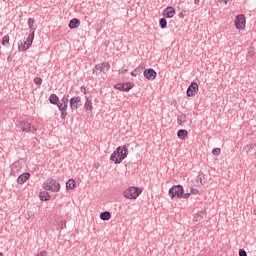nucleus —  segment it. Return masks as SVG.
I'll list each match as a JSON object with an SVG mask.
<instances>
[{
	"mask_svg": "<svg viewBox=\"0 0 256 256\" xmlns=\"http://www.w3.org/2000/svg\"><path fill=\"white\" fill-rule=\"evenodd\" d=\"M39 197L42 201H49L51 199V195H49V192H41L39 194Z\"/></svg>",
	"mask_w": 256,
	"mask_h": 256,
	"instance_id": "obj_23",
	"label": "nucleus"
},
{
	"mask_svg": "<svg viewBox=\"0 0 256 256\" xmlns=\"http://www.w3.org/2000/svg\"><path fill=\"white\" fill-rule=\"evenodd\" d=\"M183 193H185V189H183L182 185H174L168 191V195L171 199L175 197H177V199H183Z\"/></svg>",
	"mask_w": 256,
	"mask_h": 256,
	"instance_id": "obj_5",
	"label": "nucleus"
},
{
	"mask_svg": "<svg viewBox=\"0 0 256 256\" xmlns=\"http://www.w3.org/2000/svg\"><path fill=\"white\" fill-rule=\"evenodd\" d=\"M141 193H143V190L139 187H129L128 189H126L123 192V195L125 197V199H137V197H139V195H141Z\"/></svg>",
	"mask_w": 256,
	"mask_h": 256,
	"instance_id": "obj_4",
	"label": "nucleus"
},
{
	"mask_svg": "<svg viewBox=\"0 0 256 256\" xmlns=\"http://www.w3.org/2000/svg\"><path fill=\"white\" fill-rule=\"evenodd\" d=\"M127 155H129V149L127 148V145L119 146L111 154L110 160L114 161L116 164H119L123 161V159H127Z\"/></svg>",
	"mask_w": 256,
	"mask_h": 256,
	"instance_id": "obj_2",
	"label": "nucleus"
},
{
	"mask_svg": "<svg viewBox=\"0 0 256 256\" xmlns=\"http://www.w3.org/2000/svg\"><path fill=\"white\" fill-rule=\"evenodd\" d=\"M197 93H199V85L197 84V82L193 81L188 86L186 95H187V97H195V95H197Z\"/></svg>",
	"mask_w": 256,
	"mask_h": 256,
	"instance_id": "obj_9",
	"label": "nucleus"
},
{
	"mask_svg": "<svg viewBox=\"0 0 256 256\" xmlns=\"http://www.w3.org/2000/svg\"><path fill=\"white\" fill-rule=\"evenodd\" d=\"M196 185H197L198 187H201V185H203V177H202L201 175H198V176L196 177Z\"/></svg>",
	"mask_w": 256,
	"mask_h": 256,
	"instance_id": "obj_26",
	"label": "nucleus"
},
{
	"mask_svg": "<svg viewBox=\"0 0 256 256\" xmlns=\"http://www.w3.org/2000/svg\"><path fill=\"white\" fill-rule=\"evenodd\" d=\"M245 23H246V18L243 14H240L236 16L235 18V27L239 31H242V29H245Z\"/></svg>",
	"mask_w": 256,
	"mask_h": 256,
	"instance_id": "obj_10",
	"label": "nucleus"
},
{
	"mask_svg": "<svg viewBox=\"0 0 256 256\" xmlns=\"http://www.w3.org/2000/svg\"><path fill=\"white\" fill-rule=\"evenodd\" d=\"M183 117L185 118V116H181L177 118L178 125H183Z\"/></svg>",
	"mask_w": 256,
	"mask_h": 256,
	"instance_id": "obj_35",
	"label": "nucleus"
},
{
	"mask_svg": "<svg viewBox=\"0 0 256 256\" xmlns=\"http://www.w3.org/2000/svg\"><path fill=\"white\" fill-rule=\"evenodd\" d=\"M49 101H50L51 105H58L59 104V96H57L56 94H51L49 96Z\"/></svg>",
	"mask_w": 256,
	"mask_h": 256,
	"instance_id": "obj_20",
	"label": "nucleus"
},
{
	"mask_svg": "<svg viewBox=\"0 0 256 256\" xmlns=\"http://www.w3.org/2000/svg\"><path fill=\"white\" fill-rule=\"evenodd\" d=\"M79 105H81V97L76 96L70 99L71 109H78Z\"/></svg>",
	"mask_w": 256,
	"mask_h": 256,
	"instance_id": "obj_14",
	"label": "nucleus"
},
{
	"mask_svg": "<svg viewBox=\"0 0 256 256\" xmlns=\"http://www.w3.org/2000/svg\"><path fill=\"white\" fill-rule=\"evenodd\" d=\"M119 73H121V74H123V73H127V69L122 68V69H120V70H119Z\"/></svg>",
	"mask_w": 256,
	"mask_h": 256,
	"instance_id": "obj_38",
	"label": "nucleus"
},
{
	"mask_svg": "<svg viewBox=\"0 0 256 256\" xmlns=\"http://www.w3.org/2000/svg\"><path fill=\"white\" fill-rule=\"evenodd\" d=\"M75 187H76L75 180L69 179V180L66 182V189H70L71 191H73V189H75Z\"/></svg>",
	"mask_w": 256,
	"mask_h": 256,
	"instance_id": "obj_22",
	"label": "nucleus"
},
{
	"mask_svg": "<svg viewBox=\"0 0 256 256\" xmlns=\"http://www.w3.org/2000/svg\"><path fill=\"white\" fill-rule=\"evenodd\" d=\"M243 151H245L246 155H249L251 153H255L256 151V144H248L243 148Z\"/></svg>",
	"mask_w": 256,
	"mask_h": 256,
	"instance_id": "obj_16",
	"label": "nucleus"
},
{
	"mask_svg": "<svg viewBox=\"0 0 256 256\" xmlns=\"http://www.w3.org/2000/svg\"><path fill=\"white\" fill-rule=\"evenodd\" d=\"M36 256H47V253L45 251H41Z\"/></svg>",
	"mask_w": 256,
	"mask_h": 256,
	"instance_id": "obj_37",
	"label": "nucleus"
},
{
	"mask_svg": "<svg viewBox=\"0 0 256 256\" xmlns=\"http://www.w3.org/2000/svg\"><path fill=\"white\" fill-rule=\"evenodd\" d=\"M190 194L191 195H198L199 194V190L195 189V188H191L190 189Z\"/></svg>",
	"mask_w": 256,
	"mask_h": 256,
	"instance_id": "obj_32",
	"label": "nucleus"
},
{
	"mask_svg": "<svg viewBox=\"0 0 256 256\" xmlns=\"http://www.w3.org/2000/svg\"><path fill=\"white\" fill-rule=\"evenodd\" d=\"M29 177H31V173L29 172H25L20 176H18L17 178L18 185H23V183H25L29 179Z\"/></svg>",
	"mask_w": 256,
	"mask_h": 256,
	"instance_id": "obj_15",
	"label": "nucleus"
},
{
	"mask_svg": "<svg viewBox=\"0 0 256 256\" xmlns=\"http://www.w3.org/2000/svg\"><path fill=\"white\" fill-rule=\"evenodd\" d=\"M66 226L67 224L65 223V221H60V223L58 224L59 229H65Z\"/></svg>",
	"mask_w": 256,
	"mask_h": 256,
	"instance_id": "obj_31",
	"label": "nucleus"
},
{
	"mask_svg": "<svg viewBox=\"0 0 256 256\" xmlns=\"http://www.w3.org/2000/svg\"><path fill=\"white\" fill-rule=\"evenodd\" d=\"M177 135H178L179 139L183 140L189 135V132H187V130H185V129H180V130H178Z\"/></svg>",
	"mask_w": 256,
	"mask_h": 256,
	"instance_id": "obj_21",
	"label": "nucleus"
},
{
	"mask_svg": "<svg viewBox=\"0 0 256 256\" xmlns=\"http://www.w3.org/2000/svg\"><path fill=\"white\" fill-rule=\"evenodd\" d=\"M79 25H81V21L77 18H73L72 20H70L68 27L69 29H77Z\"/></svg>",
	"mask_w": 256,
	"mask_h": 256,
	"instance_id": "obj_17",
	"label": "nucleus"
},
{
	"mask_svg": "<svg viewBox=\"0 0 256 256\" xmlns=\"http://www.w3.org/2000/svg\"><path fill=\"white\" fill-rule=\"evenodd\" d=\"M111 69V65L107 62L101 63V64H96L94 69H93V74L94 75H101V73H107Z\"/></svg>",
	"mask_w": 256,
	"mask_h": 256,
	"instance_id": "obj_8",
	"label": "nucleus"
},
{
	"mask_svg": "<svg viewBox=\"0 0 256 256\" xmlns=\"http://www.w3.org/2000/svg\"><path fill=\"white\" fill-rule=\"evenodd\" d=\"M8 61H11V57H8Z\"/></svg>",
	"mask_w": 256,
	"mask_h": 256,
	"instance_id": "obj_40",
	"label": "nucleus"
},
{
	"mask_svg": "<svg viewBox=\"0 0 256 256\" xmlns=\"http://www.w3.org/2000/svg\"><path fill=\"white\" fill-rule=\"evenodd\" d=\"M175 13V8L173 6H168L163 10L162 15L165 19H173V17H175Z\"/></svg>",
	"mask_w": 256,
	"mask_h": 256,
	"instance_id": "obj_12",
	"label": "nucleus"
},
{
	"mask_svg": "<svg viewBox=\"0 0 256 256\" xmlns=\"http://www.w3.org/2000/svg\"><path fill=\"white\" fill-rule=\"evenodd\" d=\"M205 215V212L200 211L198 213H196L194 215L193 221L197 222V221H201V219H203V216Z\"/></svg>",
	"mask_w": 256,
	"mask_h": 256,
	"instance_id": "obj_24",
	"label": "nucleus"
},
{
	"mask_svg": "<svg viewBox=\"0 0 256 256\" xmlns=\"http://www.w3.org/2000/svg\"><path fill=\"white\" fill-rule=\"evenodd\" d=\"M44 189L45 191H53L54 193H57L61 189V184H59L55 179L49 178L44 183Z\"/></svg>",
	"mask_w": 256,
	"mask_h": 256,
	"instance_id": "obj_6",
	"label": "nucleus"
},
{
	"mask_svg": "<svg viewBox=\"0 0 256 256\" xmlns=\"http://www.w3.org/2000/svg\"><path fill=\"white\" fill-rule=\"evenodd\" d=\"M133 87H135L133 82L119 83L115 85V89H118V91H131Z\"/></svg>",
	"mask_w": 256,
	"mask_h": 256,
	"instance_id": "obj_11",
	"label": "nucleus"
},
{
	"mask_svg": "<svg viewBox=\"0 0 256 256\" xmlns=\"http://www.w3.org/2000/svg\"><path fill=\"white\" fill-rule=\"evenodd\" d=\"M81 93H87V90L84 87H82L81 88Z\"/></svg>",
	"mask_w": 256,
	"mask_h": 256,
	"instance_id": "obj_39",
	"label": "nucleus"
},
{
	"mask_svg": "<svg viewBox=\"0 0 256 256\" xmlns=\"http://www.w3.org/2000/svg\"><path fill=\"white\" fill-rule=\"evenodd\" d=\"M34 83L35 85H41V83H43V79L39 78V77H36L34 79Z\"/></svg>",
	"mask_w": 256,
	"mask_h": 256,
	"instance_id": "obj_30",
	"label": "nucleus"
},
{
	"mask_svg": "<svg viewBox=\"0 0 256 256\" xmlns=\"http://www.w3.org/2000/svg\"><path fill=\"white\" fill-rule=\"evenodd\" d=\"M60 113H61V119L67 118V107L69 105V95H64L63 98L56 104Z\"/></svg>",
	"mask_w": 256,
	"mask_h": 256,
	"instance_id": "obj_3",
	"label": "nucleus"
},
{
	"mask_svg": "<svg viewBox=\"0 0 256 256\" xmlns=\"http://www.w3.org/2000/svg\"><path fill=\"white\" fill-rule=\"evenodd\" d=\"M0 256H3V253H2V252H0Z\"/></svg>",
	"mask_w": 256,
	"mask_h": 256,
	"instance_id": "obj_41",
	"label": "nucleus"
},
{
	"mask_svg": "<svg viewBox=\"0 0 256 256\" xmlns=\"http://www.w3.org/2000/svg\"><path fill=\"white\" fill-rule=\"evenodd\" d=\"M189 197H191V192H189V193L183 192L182 199H189Z\"/></svg>",
	"mask_w": 256,
	"mask_h": 256,
	"instance_id": "obj_33",
	"label": "nucleus"
},
{
	"mask_svg": "<svg viewBox=\"0 0 256 256\" xmlns=\"http://www.w3.org/2000/svg\"><path fill=\"white\" fill-rule=\"evenodd\" d=\"M239 256H247V252L245 251V249L239 250Z\"/></svg>",
	"mask_w": 256,
	"mask_h": 256,
	"instance_id": "obj_34",
	"label": "nucleus"
},
{
	"mask_svg": "<svg viewBox=\"0 0 256 256\" xmlns=\"http://www.w3.org/2000/svg\"><path fill=\"white\" fill-rule=\"evenodd\" d=\"M159 25H160L161 29H166L167 28V19L161 18L159 20Z\"/></svg>",
	"mask_w": 256,
	"mask_h": 256,
	"instance_id": "obj_25",
	"label": "nucleus"
},
{
	"mask_svg": "<svg viewBox=\"0 0 256 256\" xmlns=\"http://www.w3.org/2000/svg\"><path fill=\"white\" fill-rule=\"evenodd\" d=\"M35 19L29 18L28 19V26L30 29V35L27 37L26 41L24 42H19L18 43V49L19 51H27L31 45H33V39H35Z\"/></svg>",
	"mask_w": 256,
	"mask_h": 256,
	"instance_id": "obj_1",
	"label": "nucleus"
},
{
	"mask_svg": "<svg viewBox=\"0 0 256 256\" xmlns=\"http://www.w3.org/2000/svg\"><path fill=\"white\" fill-rule=\"evenodd\" d=\"M212 154L215 155L216 157H219L221 155V148H214L212 150Z\"/></svg>",
	"mask_w": 256,
	"mask_h": 256,
	"instance_id": "obj_27",
	"label": "nucleus"
},
{
	"mask_svg": "<svg viewBox=\"0 0 256 256\" xmlns=\"http://www.w3.org/2000/svg\"><path fill=\"white\" fill-rule=\"evenodd\" d=\"M16 127H18V129H21V131H24V133H35V131H37V128H35V126L24 120L17 121Z\"/></svg>",
	"mask_w": 256,
	"mask_h": 256,
	"instance_id": "obj_7",
	"label": "nucleus"
},
{
	"mask_svg": "<svg viewBox=\"0 0 256 256\" xmlns=\"http://www.w3.org/2000/svg\"><path fill=\"white\" fill-rule=\"evenodd\" d=\"M9 43V35H6L2 38V45H8Z\"/></svg>",
	"mask_w": 256,
	"mask_h": 256,
	"instance_id": "obj_28",
	"label": "nucleus"
},
{
	"mask_svg": "<svg viewBox=\"0 0 256 256\" xmlns=\"http://www.w3.org/2000/svg\"><path fill=\"white\" fill-rule=\"evenodd\" d=\"M85 111H93V103L91 97L86 98V102L84 104Z\"/></svg>",
	"mask_w": 256,
	"mask_h": 256,
	"instance_id": "obj_18",
	"label": "nucleus"
},
{
	"mask_svg": "<svg viewBox=\"0 0 256 256\" xmlns=\"http://www.w3.org/2000/svg\"><path fill=\"white\" fill-rule=\"evenodd\" d=\"M100 219L102 221H109L111 219V212L109 211H104L100 213Z\"/></svg>",
	"mask_w": 256,
	"mask_h": 256,
	"instance_id": "obj_19",
	"label": "nucleus"
},
{
	"mask_svg": "<svg viewBox=\"0 0 256 256\" xmlns=\"http://www.w3.org/2000/svg\"><path fill=\"white\" fill-rule=\"evenodd\" d=\"M132 77H137V75H139V71L134 70L133 72H131Z\"/></svg>",
	"mask_w": 256,
	"mask_h": 256,
	"instance_id": "obj_36",
	"label": "nucleus"
},
{
	"mask_svg": "<svg viewBox=\"0 0 256 256\" xmlns=\"http://www.w3.org/2000/svg\"><path fill=\"white\" fill-rule=\"evenodd\" d=\"M144 77L148 79V81H155L157 77V72L153 68H149L144 70Z\"/></svg>",
	"mask_w": 256,
	"mask_h": 256,
	"instance_id": "obj_13",
	"label": "nucleus"
},
{
	"mask_svg": "<svg viewBox=\"0 0 256 256\" xmlns=\"http://www.w3.org/2000/svg\"><path fill=\"white\" fill-rule=\"evenodd\" d=\"M35 218V213L33 212H27L26 214V219L29 220V219H33Z\"/></svg>",
	"mask_w": 256,
	"mask_h": 256,
	"instance_id": "obj_29",
	"label": "nucleus"
}]
</instances>
